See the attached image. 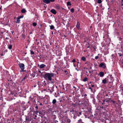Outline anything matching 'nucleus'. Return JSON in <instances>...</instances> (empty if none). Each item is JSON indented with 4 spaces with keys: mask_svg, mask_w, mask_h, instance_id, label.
Here are the masks:
<instances>
[{
    "mask_svg": "<svg viewBox=\"0 0 123 123\" xmlns=\"http://www.w3.org/2000/svg\"><path fill=\"white\" fill-rule=\"evenodd\" d=\"M46 66V65L44 64H42L39 67L40 68H44Z\"/></svg>",
    "mask_w": 123,
    "mask_h": 123,
    "instance_id": "9",
    "label": "nucleus"
},
{
    "mask_svg": "<svg viewBox=\"0 0 123 123\" xmlns=\"http://www.w3.org/2000/svg\"><path fill=\"white\" fill-rule=\"evenodd\" d=\"M18 65L21 70L20 71L22 72L24 71V69L25 68V65L23 63H21L19 64Z\"/></svg>",
    "mask_w": 123,
    "mask_h": 123,
    "instance_id": "2",
    "label": "nucleus"
},
{
    "mask_svg": "<svg viewBox=\"0 0 123 123\" xmlns=\"http://www.w3.org/2000/svg\"><path fill=\"white\" fill-rule=\"evenodd\" d=\"M55 7L57 9H60V7L58 5H56Z\"/></svg>",
    "mask_w": 123,
    "mask_h": 123,
    "instance_id": "15",
    "label": "nucleus"
},
{
    "mask_svg": "<svg viewBox=\"0 0 123 123\" xmlns=\"http://www.w3.org/2000/svg\"><path fill=\"white\" fill-rule=\"evenodd\" d=\"M91 86L92 87H94V85H92Z\"/></svg>",
    "mask_w": 123,
    "mask_h": 123,
    "instance_id": "40",
    "label": "nucleus"
},
{
    "mask_svg": "<svg viewBox=\"0 0 123 123\" xmlns=\"http://www.w3.org/2000/svg\"><path fill=\"white\" fill-rule=\"evenodd\" d=\"M1 56H3V53H2L1 54Z\"/></svg>",
    "mask_w": 123,
    "mask_h": 123,
    "instance_id": "45",
    "label": "nucleus"
},
{
    "mask_svg": "<svg viewBox=\"0 0 123 123\" xmlns=\"http://www.w3.org/2000/svg\"><path fill=\"white\" fill-rule=\"evenodd\" d=\"M78 33L79 34H80V33L79 32H78Z\"/></svg>",
    "mask_w": 123,
    "mask_h": 123,
    "instance_id": "62",
    "label": "nucleus"
},
{
    "mask_svg": "<svg viewBox=\"0 0 123 123\" xmlns=\"http://www.w3.org/2000/svg\"><path fill=\"white\" fill-rule=\"evenodd\" d=\"M36 85H35L34 86V87H36Z\"/></svg>",
    "mask_w": 123,
    "mask_h": 123,
    "instance_id": "47",
    "label": "nucleus"
},
{
    "mask_svg": "<svg viewBox=\"0 0 123 123\" xmlns=\"http://www.w3.org/2000/svg\"><path fill=\"white\" fill-rule=\"evenodd\" d=\"M89 112H91V111L90 110H89Z\"/></svg>",
    "mask_w": 123,
    "mask_h": 123,
    "instance_id": "53",
    "label": "nucleus"
},
{
    "mask_svg": "<svg viewBox=\"0 0 123 123\" xmlns=\"http://www.w3.org/2000/svg\"><path fill=\"white\" fill-rule=\"evenodd\" d=\"M41 106H42V103H40L39 104Z\"/></svg>",
    "mask_w": 123,
    "mask_h": 123,
    "instance_id": "44",
    "label": "nucleus"
},
{
    "mask_svg": "<svg viewBox=\"0 0 123 123\" xmlns=\"http://www.w3.org/2000/svg\"><path fill=\"white\" fill-rule=\"evenodd\" d=\"M88 80V79L86 77H85L84 79H83V81L85 82Z\"/></svg>",
    "mask_w": 123,
    "mask_h": 123,
    "instance_id": "16",
    "label": "nucleus"
},
{
    "mask_svg": "<svg viewBox=\"0 0 123 123\" xmlns=\"http://www.w3.org/2000/svg\"><path fill=\"white\" fill-rule=\"evenodd\" d=\"M32 25H33V26H36V25H37V24L36 23H35V22H34L33 23V24H32Z\"/></svg>",
    "mask_w": 123,
    "mask_h": 123,
    "instance_id": "26",
    "label": "nucleus"
},
{
    "mask_svg": "<svg viewBox=\"0 0 123 123\" xmlns=\"http://www.w3.org/2000/svg\"><path fill=\"white\" fill-rule=\"evenodd\" d=\"M24 16L22 15L19 16L18 17L20 19L21 18H22Z\"/></svg>",
    "mask_w": 123,
    "mask_h": 123,
    "instance_id": "31",
    "label": "nucleus"
},
{
    "mask_svg": "<svg viewBox=\"0 0 123 123\" xmlns=\"http://www.w3.org/2000/svg\"><path fill=\"white\" fill-rule=\"evenodd\" d=\"M122 67L123 68V65H122Z\"/></svg>",
    "mask_w": 123,
    "mask_h": 123,
    "instance_id": "64",
    "label": "nucleus"
},
{
    "mask_svg": "<svg viewBox=\"0 0 123 123\" xmlns=\"http://www.w3.org/2000/svg\"><path fill=\"white\" fill-rule=\"evenodd\" d=\"M67 72V71L66 70L65 71V72Z\"/></svg>",
    "mask_w": 123,
    "mask_h": 123,
    "instance_id": "59",
    "label": "nucleus"
},
{
    "mask_svg": "<svg viewBox=\"0 0 123 123\" xmlns=\"http://www.w3.org/2000/svg\"><path fill=\"white\" fill-rule=\"evenodd\" d=\"M12 45L10 44L8 46V48L9 49H12Z\"/></svg>",
    "mask_w": 123,
    "mask_h": 123,
    "instance_id": "19",
    "label": "nucleus"
},
{
    "mask_svg": "<svg viewBox=\"0 0 123 123\" xmlns=\"http://www.w3.org/2000/svg\"><path fill=\"white\" fill-rule=\"evenodd\" d=\"M49 26L50 27V29L51 30H53L54 29V27L53 25H50Z\"/></svg>",
    "mask_w": 123,
    "mask_h": 123,
    "instance_id": "18",
    "label": "nucleus"
},
{
    "mask_svg": "<svg viewBox=\"0 0 123 123\" xmlns=\"http://www.w3.org/2000/svg\"><path fill=\"white\" fill-rule=\"evenodd\" d=\"M79 123H84L82 121V120L81 119H80L78 120Z\"/></svg>",
    "mask_w": 123,
    "mask_h": 123,
    "instance_id": "20",
    "label": "nucleus"
},
{
    "mask_svg": "<svg viewBox=\"0 0 123 123\" xmlns=\"http://www.w3.org/2000/svg\"><path fill=\"white\" fill-rule=\"evenodd\" d=\"M31 51V55H34L35 54L34 52L32 51L31 50H30Z\"/></svg>",
    "mask_w": 123,
    "mask_h": 123,
    "instance_id": "23",
    "label": "nucleus"
},
{
    "mask_svg": "<svg viewBox=\"0 0 123 123\" xmlns=\"http://www.w3.org/2000/svg\"><path fill=\"white\" fill-rule=\"evenodd\" d=\"M27 11L25 9H22L21 10V12L22 13H25Z\"/></svg>",
    "mask_w": 123,
    "mask_h": 123,
    "instance_id": "12",
    "label": "nucleus"
},
{
    "mask_svg": "<svg viewBox=\"0 0 123 123\" xmlns=\"http://www.w3.org/2000/svg\"><path fill=\"white\" fill-rule=\"evenodd\" d=\"M98 58V56H95V58L96 59H97Z\"/></svg>",
    "mask_w": 123,
    "mask_h": 123,
    "instance_id": "35",
    "label": "nucleus"
},
{
    "mask_svg": "<svg viewBox=\"0 0 123 123\" xmlns=\"http://www.w3.org/2000/svg\"><path fill=\"white\" fill-rule=\"evenodd\" d=\"M7 50H5V51H4V52H7Z\"/></svg>",
    "mask_w": 123,
    "mask_h": 123,
    "instance_id": "46",
    "label": "nucleus"
},
{
    "mask_svg": "<svg viewBox=\"0 0 123 123\" xmlns=\"http://www.w3.org/2000/svg\"><path fill=\"white\" fill-rule=\"evenodd\" d=\"M86 58L84 57H83L81 58L82 60L84 61H85L86 60Z\"/></svg>",
    "mask_w": 123,
    "mask_h": 123,
    "instance_id": "25",
    "label": "nucleus"
},
{
    "mask_svg": "<svg viewBox=\"0 0 123 123\" xmlns=\"http://www.w3.org/2000/svg\"><path fill=\"white\" fill-rule=\"evenodd\" d=\"M1 33H2H2H3V32H1Z\"/></svg>",
    "mask_w": 123,
    "mask_h": 123,
    "instance_id": "63",
    "label": "nucleus"
},
{
    "mask_svg": "<svg viewBox=\"0 0 123 123\" xmlns=\"http://www.w3.org/2000/svg\"><path fill=\"white\" fill-rule=\"evenodd\" d=\"M22 37L24 39H25V34H23L22 35Z\"/></svg>",
    "mask_w": 123,
    "mask_h": 123,
    "instance_id": "22",
    "label": "nucleus"
},
{
    "mask_svg": "<svg viewBox=\"0 0 123 123\" xmlns=\"http://www.w3.org/2000/svg\"><path fill=\"white\" fill-rule=\"evenodd\" d=\"M118 54L119 55V56H121L122 55L123 56V55H122V54H121L120 53H118Z\"/></svg>",
    "mask_w": 123,
    "mask_h": 123,
    "instance_id": "33",
    "label": "nucleus"
},
{
    "mask_svg": "<svg viewBox=\"0 0 123 123\" xmlns=\"http://www.w3.org/2000/svg\"><path fill=\"white\" fill-rule=\"evenodd\" d=\"M76 62V61H75V59H74L73 60L72 62Z\"/></svg>",
    "mask_w": 123,
    "mask_h": 123,
    "instance_id": "36",
    "label": "nucleus"
},
{
    "mask_svg": "<svg viewBox=\"0 0 123 123\" xmlns=\"http://www.w3.org/2000/svg\"><path fill=\"white\" fill-rule=\"evenodd\" d=\"M27 75H26L25 76V77L24 78H23V79L22 80H25V79L27 77Z\"/></svg>",
    "mask_w": 123,
    "mask_h": 123,
    "instance_id": "34",
    "label": "nucleus"
},
{
    "mask_svg": "<svg viewBox=\"0 0 123 123\" xmlns=\"http://www.w3.org/2000/svg\"><path fill=\"white\" fill-rule=\"evenodd\" d=\"M43 2L46 4L50 3L51 2L55 1V0H43Z\"/></svg>",
    "mask_w": 123,
    "mask_h": 123,
    "instance_id": "3",
    "label": "nucleus"
},
{
    "mask_svg": "<svg viewBox=\"0 0 123 123\" xmlns=\"http://www.w3.org/2000/svg\"><path fill=\"white\" fill-rule=\"evenodd\" d=\"M12 33H13V31H12Z\"/></svg>",
    "mask_w": 123,
    "mask_h": 123,
    "instance_id": "57",
    "label": "nucleus"
},
{
    "mask_svg": "<svg viewBox=\"0 0 123 123\" xmlns=\"http://www.w3.org/2000/svg\"><path fill=\"white\" fill-rule=\"evenodd\" d=\"M75 114H74V116L73 118L74 119H75L76 118V117L75 116Z\"/></svg>",
    "mask_w": 123,
    "mask_h": 123,
    "instance_id": "32",
    "label": "nucleus"
},
{
    "mask_svg": "<svg viewBox=\"0 0 123 123\" xmlns=\"http://www.w3.org/2000/svg\"><path fill=\"white\" fill-rule=\"evenodd\" d=\"M75 69L77 70V71H78L79 70H77V68H76Z\"/></svg>",
    "mask_w": 123,
    "mask_h": 123,
    "instance_id": "54",
    "label": "nucleus"
},
{
    "mask_svg": "<svg viewBox=\"0 0 123 123\" xmlns=\"http://www.w3.org/2000/svg\"><path fill=\"white\" fill-rule=\"evenodd\" d=\"M47 120L46 119L44 120L41 123H47Z\"/></svg>",
    "mask_w": 123,
    "mask_h": 123,
    "instance_id": "17",
    "label": "nucleus"
},
{
    "mask_svg": "<svg viewBox=\"0 0 123 123\" xmlns=\"http://www.w3.org/2000/svg\"><path fill=\"white\" fill-rule=\"evenodd\" d=\"M73 88H74L75 90H76V88L74 86H73Z\"/></svg>",
    "mask_w": 123,
    "mask_h": 123,
    "instance_id": "42",
    "label": "nucleus"
},
{
    "mask_svg": "<svg viewBox=\"0 0 123 123\" xmlns=\"http://www.w3.org/2000/svg\"><path fill=\"white\" fill-rule=\"evenodd\" d=\"M1 7H0V9H1Z\"/></svg>",
    "mask_w": 123,
    "mask_h": 123,
    "instance_id": "61",
    "label": "nucleus"
},
{
    "mask_svg": "<svg viewBox=\"0 0 123 123\" xmlns=\"http://www.w3.org/2000/svg\"><path fill=\"white\" fill-rule=\"evenodd\" d=\"M87 94H85L84 95V96L85 97H86L87 96Z\"/></svg>",
    "mask_w": 123,
    "mask_h": 123,
    "instance_id": "43",
    "label": "nucleus"
},
{
    "mask_svg": "<svg viewBox=\"0 0 123 123\" xmlns=\"http://www.w3.org/2000/svg\"><path fill=\"white\" fill-rule=\"evenodd\" d=\"M122 2V3H123V0H121Z\"/></svg>",
    "mask_w": 123,
    "mask_h": 123,
    "instance_id": "50",
    "label": "nucleus"
},
{
    "mask_svg": "<svg viewBox=\"0 0 123 123\" xmlns=\"http://www.w3.org/2000/svg\"><path fill=\"white\" fill-rule=\"evenodd\" d=\"M107 82L106 78H105L104 79L102 80V83L104 84H105Z\"/></svg>",
    "mask_w": 123,
    "mask_h": 123,
    "instance_id": "11",
    "label": "nucleus"
},
{
    "mask_svg": "<svg viewBox=\"0 0 123 123\" xmlns=\"http://www.w3.org/2000/svg\"><path fill=\"white\" fill-rule=\"evenodd\" d=\"M70 11L72 13L74 12V9L73 8H71L70 10Z\"/></svg>",
    "mask_w": 123,
    "mask_h": 123,
    "instance_id": "27",
    "label": "nucleus"
},
{
    "mask_svg": "<svg viewBox=\"0 0 123 123\" xmlns=\"http://www.w3.org/2000/svg\"><path fill=\"white\" fill-rule=\"evenodd\" d=\"M20 18L18 17L17 18L16 23H19L20 22Z\"/></svg>",
    "mask_w": 123,
    "mask_h": 123,
    "instance_id": "13",
    "label": "nucleus"
},
{
    "mask_svg": "<svg viewBox=\"0 0 123 123\" xmlns=\"http://www.w3.org/2000/svg\"><path fill=\"white\" fill-rule=\"evenodd\" d=\"M35 113H36V114H37V113L38 112V111H35Z\"/></svg>",
    "mask_w": 123,
    "mask_h": 123,
    "instance_id": "38",
    "label": "nucleus"
},
{
    "mask_svg": "<svg viewBox=\"0 0 123 123\" xmlns=\"http://www.w3.org/2000/svg\"><path fill=\"white\" fill-rule=\"evenodd\" d=\"M76 26L78 29H80V24L79 22H77Z\"/></svg>",
    "mask_w": 123,
    "mask_h": 123,
    "instance_id": "8",
    "label": "nucleus"
},
{
    "mask_svg": "<svg viewBox=\"0 0 123 123\" xmlns=\"http://www.w3.org/2000/svg\"><path fill=\"white\" fill-rule=\"evenodd\" d=\"M67 6H70L71 5V2H68L67 3Z\"/></svg>",
    "mask_w": 123,
    "mask_h": 123,
    "instance_id": "21",
    "label": "nucleus"
},
{
    "mask_svg": "<svg viewBox=\"0 0 123 123\" xmlns=\"http://www.w3.org/2000/svg\"><path fill=\"white\" fill-rule=\"evenodd\" d=\"M102 2L101 0H97V3L98 4L101 3Z\"/></svg>",
    "mask_w": 123,
    "mask_h": 123,
    "instance_id": "24",
    "label": "nucleus"
},
{
    "mask_svg": "<svg viewBox=\"0 0 123 123\" xmlns=\"http://www.w3.org/2000/svg\"><path fill=\"white\" fill-rule=\"evenodd\" d=\"M99 67L100 68L103 67V68H105L106 66L104 63H101L99 64Z\"/></svg>",
    "mask_w": 123,
    "mask_h": 123,
    "instance_id": "4",
    "label": "nucleus"
},
{
    "mask_svg": "<svg viewBox=\"0 0 123 123\" xmlns=\"http://www.w3.org/2000/svg\"><path fill=\"white\" fill-rule=\"evenodd\" d=\"M35 118H34V119H36V117H37V116L36 115H35Z\"/></svg>",
    "mask_w": 123,
    "mask_h": 123,
    "instance_id": "41",
    "label": "nucleus"
},
{
    "mask_svg": "<svg viewBox=\"0 0 123 123\" xmlns=\"http://www.w3.org/2000/svg\"><path fill=\"white\" fill-rule=\"evenodd\" d=\"M89 46H88L87 47V48H89Z\"/></svg>",
    "mask_w": 123,
    "mask_h": 123,
    "instance_id": "56",
    "label": "nucleus"
},
{
    "mask_svg": "<svg viewBox=\"0 0 123 123\" xmlns=\"http://www.w3.org/2000/svg\"><path fill=\"white\" fill-rule=\"evenodd\" d=\"M70 112H72V114H77V111H76V110H72L70 111Z\"/></svg>",
    "mask_w": 123,
    "mask_h": 123,
    "instance_id": "7",
    "label": "nucleus"
},
{
    "mask_svg": "<svg viewBox=\"0 0 123 123\" xmlns=\"http://www.w3.org/2000/svg\"><path fill=\"white\" fill-rule=\"evenodd\" d=\"M50 12L54 14H55L57 13L56 11L54 9L51 10L50 11Z\"/></svg>",
    "mask_w": 123,
    "mask_h": 123,
    "instance_id": "6",
    "label": "nucleus"
},
{
    "mask_svg": "<svg viewBox=\"0 0 123 123\" xmlns=\"http://www.w3.org/2000/svg\"><path fill=\"white\" fill-rule=\"evenodd\" d=\"M62 101V100H60L59 101L60 102V103H61Z\"/></svg>",
    "mask_w": 123,
    "mask_h": 123,
    "instance_id": "48",
    "label": "nucleus"
},
{
    "mask_svg": "<svg viewBox=\"0 0 123 123\" xmlns=\"http://www.w3.org/2000/svg\"><path fill=\"white\" fill-rule=\"evenodd\" d=\"M89 89H90L91 90V91L92 92H93L92 89L91 87H89Z\"/></svg>",
    "mask_w": 123,
    "mask_h": 123,
    "instance_id": "30",
    "label": "nucleus"
},
{
    "mask_svg": "<svg viewBox=\"0 0 123 123\" xmlns=\"http://www.w3.org/2000/svg\"><path fill=\"white\" fill-rule=\"evenodd\" d=\"M122 6H123V3H122Z\"/></svg>",
    "mask_w": 123,
    "mask_h": 123,
    "instance_id": "58",
    "label": "nucleus"
},
{
    "mask_svg": "<svg viewBox=\"0 0 123 123\" xmlns=\"http://www.w3.org/2000/svg\"><path fill=\"white\" fill-rule=\"evenodd\" d=\"M68 122H70V120L69 119L68 120Z\"/></svg>",
    "mask_w": 123,
    "mask_h": 123,
    "instance_id": "39",
    "label": "nucleus"
},
{
    "mask_svg": "<svg viewBox=\"0 0 123 123\" xmlns=\"http://www.w3.org/2000/svg\"><path fill=\"white\" fill-rule=\"evenodd\" d=\"M90 28H92V26H91L90 27Z\"/></svg>",
    "mask_w": 123,
    "mask_h": 123,
    "instance_id": "55",
    "label": "nucleus"
},
{
    "mask_svg": "<svg viewBox=\"0 0 123 123\" xmlns=\"http://www.w3.org/2000/svg\"><path fill=\"white\" fill-rule=\"evenodd\" d=\"M25 120L28 123L31 121V118H29V116H26V117Z\"/></svg>",
    "mask_w": 123,
    "mask_h": 123,
    "instance_id": "5",
    "label": "nucleus"
},
{
    "mask_svg": "<svg viewBox=\"0 0 123 123\" xmlns=\"http://www.w3.org/2000/svg\"><path fill=\"white\" fill-rule=\"evenodd\" d=\"M8 39V37H6V39Z\"/></svg>",
    "mask_w": 123,
    "mask_h": 123,
    "instance_id": "52",
    "label": "nucleus"
},
{
    "mask_svg": "<svg viewBox=\"0 0 123 123\" xmlns=\"http://www.w3.org/2000/svg\"><path fill=\"white\" fill-rule=\"evenodd\" d=\"M79 115L78 114V117H79L80 116V115H81V112H79Z\"/></svg>",
    "mask_w": 123,
    "mask_h": 123,
    "instance_id": "28",
    "label": "nucleus"
},
{
    "mask_svg": "<svg viewBox=\"0 0 123 123\" xmlns=\"http://www.w3.org/2000/svg\"><path fill=\"white\" fill-rule=\"evenodd\" d=\"M103 107L102 106V107H101V108H103Z\"/></svg>",
    "mask_w": 123,
    "mask_h": 123,
    "instance_id": "60",
    "label": "nucleus"
},
{
    "mask_svg": "<svg viewBox=\"0 0 123 123\" xmlns=\"http://www.w3.org/2000/svg\"><path fill=\"white\" fill-rule=\"evenodd\" d=\"M111 102H112V103H113L114 104L115 103H116V102L115 101H114L112 100H110V101Z\"/></svg>",
    "mask_w": 123,
    "mask_h": 123,
    "instance_id": "29",
    "label": "nucleus"
},
{
    "mask_svg": "<svg viewBox=\"0 0 123 123\" xmlns=\"http://www.w3.org/2000/svg\"><path fill=\"white\" fill-rule=\"evenodd\" d=\"M54 74L53 73H46L44 76V77L46 79H48L49 80H51L52 77L54 76Z\"/></svg>",
    "mask_w": 123,
    "mask_h": 123,
    "instance_id": "1",
    "label": "nucleus"
},
{
    "mask_svg": "<svg viewBox=\"0 0 123 123\" xmlns=\"http://www.w3.org/2000/svg\"><path fill=\"white\" fill-rule=\"evenodd\" d=\"M38 72H39V73H41V71H38Z\"/></svg>",
    "mask_w": 123,
    "mask_h": 123,
    "instance_id": "49",
    "label": "nucleus"
},
{
    "mask_svg": "<svg viewBox=\"0 0 123 123\" xmlns=\"http://www.w3.org/2000/svg\"><path fill=\"white\" fill-rule=\"evenodd\" d=\"M35 108L36 109H37H37H38V107L37 106H36L35 107Z\"/></svg>",
    "mask_w": 123,
    "mask_h": 123,
    "instance_id": "37",
    "label": "nucleus"
},
{
    "mask_svg": "<svg viewBox=\"0 0 123 123\" xmlns=\"http://www.w3.org/2000/svg\"><path fill=\"white\" fill-rule=\"evenodd\" d=\"M56 102V100L55 99L53 100L52 101V103L53 105H55V103Z\"/></svg>",
    "mask_w": 123,
    "mask_h": 123,
    "instance_id": "14",
    "label": "nucleus"
},
{
    "mask_svg": "<svg viewBox=\"0 0 123 123\" xmlns=\"http://www.w3.org/2000/svg\"><path fill=\"white\" fill-rule=\"evenodd\" d=\"M99 75L100 77H102L104 76V74L103 72H101L99 73Z\"/></svg>",
    "mask_w": 123,
    "mask_h": 123,
    "instance_id": "10",
    "label": "nucleus"
},
{
    "mask_svg": "<svg viewBox=\"0 0 123 123\" xmlns=\"http://www.w3.org/2000/svg\"><path fill=\"white\" fill-rule=\"evenodd\" d=\"M89 73H91V72L90 71H89Z\"/></svg>",
    "mask_w": 123,
    "mask_h": 123,
    "instance_id": "51",
    "label": "nucleus"
}]
</instances>
